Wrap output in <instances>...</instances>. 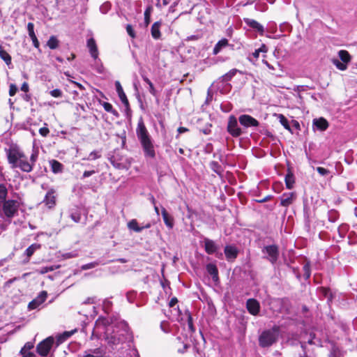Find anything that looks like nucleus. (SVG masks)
Returning <instances> with one entry per match:
<instances>
[{
    "mask_svg": "<svg viewBox=\"0 0 357 357\" xmlns=\"http://www.w3.org/2000/svg\"><path fill=\"white\" fill-rule=\"evenodd\" d=\"M55 267L54 266H45V267H41L38 271V272L40 274H45L46 273H48V272H50V271H53L54 270H55Z\"/></svg>",
    "mask_w": 357,
    "mask_h": 357,
    "instance_id": "37998d69",
    "label": "nucleus"
},
{
    "mask_svg": "<svg viewBox=\"0 0 357 357\" xmlns=\"http://www.w3.org/2000/svg\"><path fill=\"white\" fill-rule=\"evenodd\" d=\"M237 73L236 69H231L230 71H229L227 73H226L224 75V79L225 80H229L231 79Z\"/></svg>",
    "mask_w": 357,
    "mask_h": 357,
    "instance_id": "c03bdc74",
    "label": "nucleus"
},
{
    "mask_svg": "<svg viewBox=\"0 0 357 357\" xmlns=\"http://www.w3.org/2000/svg\"><path fill=\"white\" fill-rule=\"evenodd\" d=\"M303 268H304V271H305V275L306 278H310V272L309 266L306 264V265L304 266Z\"/></svg>",
    "mask_w": 357,
    "mask_h": 357,
    "instance_id": "052dcab7",
    "label": "nucleus"
},
{
    "mask_svg": "<svg viewBox=\"0 0 357 357\" xmlns=\"http://www.w3.org/2000/svg\"><path fill=\"white\" fill-rule=\"evenodd\" d=\"M206 271L210 274L214 281L218 280V271L216 266L213 264H208L206 266Z\"/></svg>",
    "mask_w": 357,
    "mask_h": 357,
    "instance_id": "b1692460",
    "label": "nucleus"
},
{
    "mask_svg": "<svg viewBox=\"0 0 357 357\" xmlns=\"http://www.w3.org/2000/svg\"><path fill=\"white\" fill-rule=\"evenodd\" d=\"M285 184L288 189H291L294 184V178L291 174H288L285 176Z\"/></svg>",
    "mask_w": 357,
    "mask_h": 357,
    "instance_id": "2f4dec72",
    "label": "nucleus"
},
{
    "mask_svg": "<svg viewBox=\"0 0 357 357\" xmlns=\"http://www.w3.org/2000/svg\"><path fill=\"white\" fill-rule=\"evenodd\" d=\"M227 131L233 137H237L242 134L241 128L238 125V121L234 116H230L228 120Z\"/></svg>",
    "mask_w": 357,
    "mask_h": 357,
    "instance_id": "6e6552de",
    "label": "nucleus"
},
{
    "mask_svg": "<svg viewBox=\"0 0 357 357\" xmlns=\"http://www.w3.org/2000/svg\"><path fill=\"white\" fill-rule=\"evenodd\" d=\"M204 248L205 251L209 255H212L216 252L218 249V246L215 244V243L213 241L208 238L204 240Z\"/></svg>",
    "mask_w": 357,
    "mask_h": 357,
    "instance_id": "dca6fc26",
    "label": "nucleus"
},
{
    "mask_svg": "<svg viewBox=\"0 0 357 357\" xmlns=\"http://www.w3.org/2000/svg\"><path fill=\"white\" fill-rule=\"evenodd\" d=\"M296 195L295 192L284 193L280 197V204L282 206L287 207L291 205L296 199Z\"/></svg>",
    "mask_w": 357,
    "mask_h": 357,
    "instance_id": "f8f14e48",
    "label": "nucleus"
},
{
    "mask_svg": "<svg viewBox=\"0 0 357 357\" xmlns=\"http://www.w3.org/2000/svg\"><path fill=\"white\" fill-rule=\"evenodd\" d=\"M127 299L130 303H132L135 297V292H128L126 295Z\"/></svg>",
    "mask_w": 357,
    "mask_h": 357,
    "instance_id": "864d4df0",
    "label": "nucleus"
},
{
    "mask_svg": "<svg viewBox=\"0 0 357 357\" xmlns=\"http://www.w3.org/2000/svg\"><path fill=\"white\" fill-rule=\"evenodd\" d=\"M93 334L103 336L108 344L117 345L124 340L123 334H116L114 329V321L110 317H99L95 324Z\"/></svg>",
    "mask_w": 357,
    "mask_h": 357,
    "instance_id": "f257e3e1",
    "label": "nucleus"
},
{
    "mask_svg": "<svg viewBox=\"0 0 357 357\" xmlns=\"http://www.w3.org/2000/svg\"><path fill=\"white\" fill-rule=\"evenodd\" d=\"M71 218L76 222H78L80 220V217L79 215H76L75 214H72Z\"/></svg>",
    "mask_w": 357,
    "mask_h": 357,
    "instance_id": "774afa93",
    "label": "nucleus"
},
{
    "mask_svg": "<svg viewBox=\"0 0 357 357\" xmlns=\"http://www.w3.org/2000/svg\"><path fill=\"white\" fill-rule=\"evenodd\" d=\"M73 333V332H65L63 334L59 335L57 337V342L58 344H61L65 340H66L68 337H70V335Z\"/></svg>",
    "mask_w": 357,
    "mask_h": 357,
    "instance_id": "f704fd0d",
    "label": "nucleus"
},
{
    "mask_svg": "<svg viewBox=\"0 0 357 357\" xmlns=\"http://www.w3.org/2000/svg\"><path fill=\"white\" fill-rule=\"evenodd\" d=\"M278 119H279L280 123L284 126V128L285 129H287L288 130H291L288 120L286 119V117L284 115L279 114Z\"/></svg>",
    "mask_w": 357,
    "mask_h": 357,
    "instance_id": "4c0bfd02",
    "label": "nucleus"
},
{
    "mask_svg": "<svg viewBox=\"0 0 357 357\" xmlns=\"http://www.w3.org/2000/svg\"><path fill=\"white\" fill-rule=\"evenodd\" d=\"M52 170L54 173H59L62 172L63 165L59 162L53 160L50 161Z\"/></svg>",
    "mask_w": 357,
    "mask_h": 357,
    "instance_id": "cd10ccee",
    "label": "nucleus"
},
{
    "mask_svg": "<svg viewBox=\"0 0 357 357\" xmlns=\"http://www.w3.org/2000/svg\"><path fill=\"white\" fill-rule=\"evenodd\" d=\"M248 24L253 29L257 30L260 33L264 32V27L261 24H260L259 22H257L255 20H251L248 22Z\"/></svg>",
    "mask_w": 357,
    "mask_h": 357,
    "instance_id": "7c9ffc66",
    "label": "nucleus"
},
{
    "mask_svg": "<svg viewBox=\"0 0 357 357\" xmlns=\"http://www.w3.org/2000/svg\"><path fill=\"white\" fill-rule=\"evenodd\" d=\"M54 342V340L52 337H47L37 345V353L43 357H47L53 346Z\"/></svg>",
    "mask_w": 357,
    "mask_h": 357,
    "instance_id": "0eeeda50",
    "label": "nucleus"
},
{
    "mask_svg": "<svg viewBox=\"0 0 357 357\" xmlns=\"http://www.w3.org/2000/svg\"><path fill=\"white\" fill-rule=\"evenodd\" d=\"M50 93L54 98H60L63 95V92L59 89H56L50 91Z\"/></svg>",
    "mask_w": 357,
    "mask_h": 357,
    "instance_id": "a18cd8bd",
    "label": "nucleus"
},
{
    "mask_svg": "<svg viewBox=\"0 0 357 357\" xmlns=\"http://www.w3.org/2000/svg\"><path fill=\"white\" fill-rule=\"evenodd\" d=\"M73 333V332H65L63 334L59 335L57 337V342L58 344H61L65 340H66L68 337H70V335Z\"/></svg>",
    "mask_w": 357,
    "mask_h": 357,
    "instance_id": "c9c22d12",
    "label": "nucleus"
},
{
    "mask_svg": "<svg viewBox=\"0 0 357 357\" xmlns=\"http://www.w3.org/2000/svg\"><path fill=\"white\" fill-rule=\"evenodd\" d=\"M161 213L165 225L169 229H172L174 227V218L167 213L165 208H162Z\"/></svg>",
    "mask_w": 357,
    "mask_h": 357,
    "instance_id": "f3484780",
    "label": "nucleus"
},
{
    "mask_svg": "<svg viewBox=\"0 0 357 357\" xmlns=\"http://www.w3.org/2000/svg\"><path fill=\"white\" fill-rule=\"evenodd\" d=\"M278 335V329L275 328L264 331L259 337V345L262 347L271 346L277 341Z\"/></svg>",
    "mask_w": 357,
    "mask_h": 357,
    "instance_id": "20e7f679",
    "label": "nucleus"
},
{
    "mask_svg": "<svg viewBox=\"0 0 357 357\" xmlns=\"http://www.w3.org/2000/svg\"><path fill=\"white\" fill-rule=\"evenodd\" d=\"M176 347L177 351L180 354H183L186 351L188 348L189 347V344L186 342L181 341V337L176 338Z\"/></svg>",
    "mask_w": 357,
    "mask_h": 357,
    "instance_id": "393cba45",
    "label": "nucleus"
},
{
    "mask_svg": "<svg viewBox=\"0 0 357 357\" xmlns=\"http://www.w3.org/2000/svg\"><path fill=\"white\" fill-rule=\"evenodd\" d=\"M49 129L47 128H41L39 130V132L42 136H46L49 133Z\"/></svg>",
    "mask_w": 357,
    "mask_h": 357,
    "instance_id": "13d9d810",
    "label": "nucleus"
},
{
    "mask_svg": "<svg viewBox=\"0 0 357 357\" xmlns=\"http://www.w3.org/2000/svg\"><path fill=\"white\" fill-rule=\"evenodd\" d=\"M178 303V300L176 298H172L169 301V305L170 307H174Z\"/></svg>",
    "mask_w": 357,
    "mask_h": 357,
    "instance_id": "69168bd1",
    "label": "nucleus"
},
{
    "mask_svg": "<svg viewBox=\"0 0 357 357\" xmlns=\"http://www.w3.org/2000/svg\"><path fill=\"white\" fill-rule=\"evenodd\" d=\"M37 158H38V154L36 152H33L30 157V161H29V162L31 164H32V167H33V165L36 162Z\"/></svg>",
    "mask_w": 357,
    "mask_h": 357,
    "instance_id": "5fc2aeb1",
    "label": "nucleus"
},
{
    "mask_svg": "<svg viewBox=\"0 0 357 357\" xmlns=\"http://www.w3.org/2000/svg\"><path fill=\"white\" fill-rule=\"evenodd\" d=\"M19 203L13 199H8L2 204L1 210L8 220H10L18 213Z\"/></svg>",
    "mask_w": 357,
    "mask_h": 357,
    "instance_id": "39448f33",
    "label": "nucleus"
},
{
    "mask_svg": "<svg viewBox=\"0 0 357 357\" xmlns=\"http://www.w3.org/2000/svg\"><path fill=\"white\" fill-rule=\"evenodd\" d=\"M143 79L144 81L147 84H149V92L153 94V95H155V88L153 86V83L150 81V79L146 77H143Z\"/></svg>",
    "mask_w": 357,
    "mask_h": 357,
    "instance_id": "79ce46f5",
    "label": "nucleus"
},
{
    "mask_svg": "<svg viewBox=\"0 0 357 357\" xmlns=\"http://www.w3.org/2000/svg\"><path fill=\"white\" fill-rule=\"evenodd\" d=\"M188 324L189 328L192 331H194V327H193V324H192V317H191L190 314H188Z\"/></svg>",
    "mask_w": 357,
    "mask_h": 357,
    "instance_id": "bf43d9fd",
    "label": "nucleus"
},
{
    "mask_svg": "<svg viewBox=\"0 0 357 357\" xmlns=\"http://www.w3.org/2000/svg\"><path fill=\"white\" fill-rule=\"evenodd\" d=\"M98 264H99V263L96 262V261L89 263V264L83 265L82 266V269L87 270V269H90V268H93L96 267V266H98Z\"/></svg>",
    "mask_w": 357,
    "mask_h": 357,
    "instance_id": "49530a36",
    "label": "nucleus"
},
{
    "mask_svg": "<svg viewBox=\"0 0 357 357\" xmlns=\"http://www.w3.org/2000/svg\"><path fill=\"white\" fill-rule=\"evenodd\" d=\"M268 51V48L265 45H262L259 49L256 50L253 53L252 56L257 59L259 56V53H266Z\"/></svg>",
    "mask_w": 357,
    "mask_h": 357,
    "instance_id": "58836bf2",
    "label": "nucleus"
},
{
    "mask_svg": "<svg viewBox=\"0 0 357 357\" xmlns=\"http://www.w3.org/2000/svg\"><path fill=\"white\" fill-rule=\"evenodd\" d=\"M86 46L89 49V54L93 59H97L99 52L95 40L91 38L87 40Z\"/></svg>",
    "mask_w": 357,
    "mask_h": 357,
    "instance_id": "ddd939ff",
    "label": "nucleus"
},
{
    "mask_svg": "<svg viewBox=\"0 0 357 357\" xmlns=\"http://www.w3.org/2000/svg\"><path fill=\"white\" fill-rule=\"evenodd\" d=\"M93 174H95V171L93 170H91V171H85L83 174V178H86V177H89L91 176V175H93Z\"/></svg>",
    "mask_w": 357,
    "mask_h": 357,
    "instance_id": "680f3d73",
    "label": "nucleus"
},
{
    "mask_svg": "<svg viewBox=\"0 0 357 357\" xmlns=\"http://www.w3.org/2000/svg\"><path fill=\"white\" fill-rule=\"evenodd\" d=\"M34 347V343L32 342H26L21 349L20 353L31 352L30 351Z\"/></svg>",
    "mask_w": 357,
    "mask_h": 357,
    "instance_id": "ea45409f",
    "label": "nucleus"
},
{
    "mask_svg": "<svg viewBox=\"0 0 357 357\" xmlns=\"http://www.w3.org/2000/svg\"><path fill=\"white\" fill-rule=\"evenodd\" d=\"M160 26L161 23L160 22H155L151 26V36L155 39H159L161 36L160 33Z\"/></svg>",
    "mask_w": 357,
    "mask_h": 357,
    "instance_id": "5701e85b",
    "label": "nucleus"
},
{
    "mask_svg": "<svg viewBox=\"0 0 357 357\" xmlns=\"http://www.w3.org/2000/svg\"><path fill=\"white\" fill-rule=\"evenodd\" d=\"M238 121L245 128L257 127L259 124L257 119L248 114L241 115L238 118Z\"/></svg>",
    "mask_w": 357,
    "mask_h": 357,
    "instance_id": "9d476101",
    "label": "nucleus"
},
{
    "mask_svg": "<svg viewBox=\"0 0 357 357\" xmlns=\"http://www.w3.org/2000/svg\"><path fill=\"white\" fill-rule=\"evenodd\" d=\"M110 8V4L109 3H105L100 7V10L102 13H107Z\"/></svg>",
    "mask_w": 357,
    "mask_h": 357,
    "instance_id": "8fccbe9b",
    "label": "nucleus"
},
{
    "mask_svg": "<svg viewBox=\"0 0 357 357\" xmlns=\"http://www.w3.org/2000/svg\"><path fill=\"white\" fill-rule=\"evenodd\" d=\"M21 90L24 92L29 91V85L26 82H24L21 86Z\"/></svg>",
    "mask_w": 357,
    "mask_h": 357,
    "instance_id": "0e129e2a",
    "label": "nucleus"
},
{
    "mask_svg": "<svg viewBox=\"0 0 357 357\" xmlns=\"http://www.w3.org/2000/svg\"><path fill=\"white\" fill-rule=\"evenodd\" d=\"M20 354L22 355V357H35V354L33 352H24Z\"/></svg>",
    "mask_w": 357,
    "mask_h": 357,
    "instance_id": "e2e57ef3",
    "label": "nucleus"
},
{
    "mask_svg": "<svg viewBox=\"0 0 357 357\" xmlns=\"http://www.w3.org/2000/svg\"><path fill=\"white\" fill-rule=\"evenodd\" d=\"M247 309L252 315H256L259 311V303L255 299H248L247 301Z\"/></svg>",
    "mask_w": 357,
    "mask_h": 357,
    "instance_id": "4468645a",
    "label": "nucleus"
},
{
    "mask_svg": "<svg viewBox=\"0 0 357 357\" xmlns=\"http://www.w3.org/2000/svg\"><path fill=\"white\" fill-rule=\"evenodd\" d=\"M59 41L55 36H51L47 41V46L52 49L54 50L58 47Z\"/></svg>",
    "mask_w": 357,
    "mask_h": 357,
    "instance_id": "473e14b6",
    "label": "nucleus"
},
{
    "mask_svg": "<svg viewBox=\"0 0 357 357\" xmlns=\"http://www.w3.org/2000/svg\"><path fill=\"white\" fill-rule=\"evenodd\" d=\"M317 171L321 176H326L330 173L329 170L321 167H317Z\"/></svg>",
    "mask_w": 357,
    "mask_h": 357,
    "instance_id": "de8ad7c7",
    "label": "nucleus"
},
{
    "mask_svg": "<svg viewBox=\"0 0 357 357\" xmlns=\"http://www.w3.org/2000/svg\"><path fill=\"white\" fill-rule=\"evenodd\" d=\"M17 91V87L14 84L10 86L9 94L10 96H13Z\"/></svg>",
    "mask_w": 357,
    "mask_h": 357,
    "instance_id": "6e6d98bb",
    "label": "nucleus"
},
{
    "mask_svg": "<svg viewBox=\"0 0 357 357\" xmlns=\"http://www.w3.org/2000/svg\"><path fill=\"white\" fill-rule=\"evenodd\" d=\"M73 333V332H65L63 334L59 335L57 337V342L58 344H61L65 340H66L68 337H70V335Z\"/></svg>",
    "mask_w": 357,
    "mask_h": 357,
    "instance_id": "72a5a7b5",
    "label": "nucleus"
},
{
    "mask_svg": "<svg viewBox=\"0 0 357 357\" xmlns=\"http://www.w3.org/2000/svg\"><path fill=\"white\" fill-rule=\"evenodd\" d=\"M8 160L12 168H19L22 172H31L32 164L29 162L24 153L20 149L13 147L7 153Z\"/></svg>",
    "mask_w": 357,
    "mask_h": 357,
    "instance_id": "7ed1b4c3",
    "label": "nucleus"
},
{
    "mask_svg": "<svg viewBox=\"0 0 357 357\" xmlns=\"http://www.w3.org/2000/svg\"><path fill=\"white\" fill-rule=\"evenodd\" d=\"M27 29H28V32H29V36L33 42V46L36 48H38L39 47V42H38L37 37L34 32L33 24L31 22L28 23Z\"/></svg>",
    "mask_w": 357,
    "mask_h": 357,
    "instance_id": "6ab92c4d",
    "label": "nucleus"
},
{
    "mask_svg": "<svg viewBox=\"0 0 357 357\" xmlns=\"http://www.w3.org/2000/svg\"><path fill=\"white\" fill-rule=\"evenodd\" d=\"M40 248V245L37 243H33L26 250L25 255L28 257V258L31 257L33 254L38 250Z\"/></svg>",
    "mask_w": 357,
    "mask_h": 357,
    "instance_id": "a878e982",
    "label": "nucleus"
},
{
    "mask_svg": "<svg viewBox=\"0 0 357 357\" xmlns=\"http://www.w3.org/2000/svg\"><path fill=\"white\" fill-rule=\"evenodd\" d=\"M187 131H188V128H184V127H179V128H178V134H181V133L185 132H187Z\"/></svg>",
    "mask_w": 357,
    "mask_h": 357,
    "instance_id": "338daca9",
    "label": "nucleus"
},
{
    "mask_svg": "<svg viewBox=\"0 0 357 357\" xmlns=\"http://www.w3.org/2000/svg\"><path fill=\"white\" fill-rule=\"evenodd\" d=\"M313 124L320 130H325L328 127V121L324 118H319L313 121Z\"/></svg>",
    "mask_w": 357,
    "mask_h": 357,
    "instance_id": "4be33fe9",
    "label": "nucleus"
},
{
    "mask_svg": "<svg viewBox=\"0 0 357 357\" xmlns=\"http://www.w3.org/2000/svg\"><path fill=\"white\" fill-rule=\"evenodd\" d=\"M8 195V190L5 185L0 184V204L6 202Z\"/></svg>",
    "mask_w": 357,
    "mask_h": 357,
    "instance_id": "c756f323",
    "label": "nucleus"
},
{
    "mask_svg": "<svg viewBox=\"0 0 357 357\" xmlns=\"http://www.w3.org/2000/svg\"><path fill=\"white\" fill-rule=\"evenodd\" d=\"M225 255L226 257V259L228 261H233L234 260L238 255V250L236 247L232 245H227L225 248Z\"/></svg>",
    "mask_w": 357,
    "mask_h": 357,
    "instance_id": "2eb2a0df",
    "label": "nucleus"
},
{
    "mask_svg": "<svg viewBox=\"0 0 357 357\" xmlns=\"http://www.w3.org/2000/svg\"><path fill=\"white\" fill-rule=\"evenodd\" d=\"M126 31H127V33H128V35L132 37V38H135V31L132 29V26L130 24H128L127 26H126Z\"/></svg>",
    "mask_w": 357,
    "mask_h": 357,
    "instance_id": "3c124183",
    "label": "nucleus"
},
{
    "mask_svg": "<svg viewBox=\"0 0 357 357\" xmlns=\"http://www.w3.org/2000/svg\"><path fill=\"white\" fill-rule=\"evenodd\" d=\"M115 86L117 93L123 92V88L121 85V83L119 81L115 82Z\"/></svg>",
    "mask_w": 357,
    "mask_h": 357,
    "instance_id": "4d7b16f0",
    "label": "nucleus"
},
{
    "mask_svg": "<svg viewBox=\"0 0 357 357\" xmlns=\"http://www.w3.org/2000/svg\"><path fill=\"white\" fill-rule=\"evenodd\" d=\"M103 108L105 109V111L108 112H110L113 114H117V112L115 109H113V107L112 105L109 103V102H104L102 104Z\"/></svg>",
    "mask_w": 357,
    "mask_h": 357,
    "instance_id": "a19ab883",
    "label": "nucleus"
},
{
    "mask_svg": "<svg viewBox=\"0 0 357 357\" xmlns=\"http://www.w3.org/2000/svg\"><path fill=\"white\" fill-rule=\"evenodd\" d=\"M338 56L341 61L337 59H333V64L340 70H346L348 64L351 60V55L347 50H342L338 52Z\"/></svg>",
    "mask_w": 357,
    "mask_h": 357,
    "instance_id": "423d86ee",
    "label": "nucleus"
},
{
    "mask_svg": "<svg viewBox=\"0 0 357 357\" xmlns=\"http://www.w3.org/2000/svg\"><path fill=\"white\" fill-rule=\"evenodd\" d=\"M151 227V225L149 223L146 224L145 226H142V227H139L138 225V223L137 222L136 220L133 219V220H131L130 222H128V227L129 229L130 230H132L135 232H140L142 231L144 229H148Z\"/></svg>",
    "mask_w": 357,
    "mask_h": 357,
    "instance_id": "a211bd4d",
    "label": "nucleus"
},
{
    "mask_svg": "<svg viewBox=\"0 0 357 357\" xmlns=\"http://www.w3.org/2000/svg\"><path fill=\"white\" fill-rule=\"evenodd\" d=\"M0 57L6 62L7 65L11 63V56L10 54L0 46Z\"/></svg>",
    "mask_w": 357,
    "mask_h": 357,
    "instance_id": "c85d7f7f",
    "label": "nucleus"
},
{
    "mask_svg": "<svg viewBox=\"0 0 357 357\" xmlns=\"http://www.w3.org/2000/svg\"><path fill=\"white\" fill-rule=\"evenodd\" d=\"M44 202L45 205L50 208L54 206L56 204V197L53 191H49L47 193L44 199Z\"/></svg>",
    "mask_w": 357,
    "mask_h": 357,
    "instance_id": "aec40b11",
    "label": "nucleus"
},
{
    "mask_svg": "<svg viewBox=\"0 0 357 357\" xmlns=\"http://www.w3.org/2000/svg\"><path fill=\"white\" fill-rule=\"evenodd\" d=\"M118 96L120 98V100H121V102L126 105H128V100L127 99V97L126 96V93L123 92H121V93H118Z\"/></svg>",
    "mask_w": 357,
    "mask_h": 357,
    "instance_id": "09e8293b",
    "label": "nucleus"
},
{
    "mask_svg": "<svg viewBox=\"0 0 357 357\" xmlns=\"http://www.w3.org/2000/svg\"><path fill=\"white\" fill-rule=\"evenodd\" d=\"M112 305V303L111 301H109V300H105L104 302H103V309L105 312H108V310H109V307H111Z\"/></svg>",
    "mask_w": 357,
    "mask_h": 357,
    "instance_id": "603ef678",
    "label": "nucleus"
},
{
    "mask_svg": "<svg viewBox=\"0 0 357 357\" xmlns=\"http://www.w3.org/2000/svg\"><path fill=\"white\" fill-rule=\"evenodd\" d=\"M136 134L142 146L145 157L154 158L155 156L154 145L142 118L138 121Z\"/></svg>",
    "mask_w": 357,
    "mask_h": 357,
    "instance_id": "f03ea898",
    "label": "nucleus"
},
{
    "mask_svg": "<svg viewBox=\"0 0 357 357\" xmlns=\"http://www.w3.org/2000/svg\"><path fill=\"white\" fill-rule=\"evenodd\" d=\"M229 45L228 40L226 38H222L219 40L215 45L213 50V54L216 55L218 54L223 48L226 47Z\"/></svg>",
    "mask_w": 357,
    "mask_h": 357,
    "instance_id": "412c9836",
    "label": "nucleus"
},
{
    "mask_svg": "<svg viewBox=\"0 0 357 357\" xmlns=\"http://www.w3.org/2000/svg\"><path fill=\"white\" fill-rule=\"evenodd\" d=\"M263 252L268 255L267 258L272 264L275 263L278 260L279 251L276 245H273L264 247Z\"/></svg>",
    "mask_w": 357,
    "mask_h": 357,
    "instance_id": "1a4fd4ad",
    "label": "nucleus"
},
{
    "mask_svg": "<svg viewBox=\"0 0 357 357\" xmlns=\"http://www.w3.org/2000/svg\"><path fill=\"white\" fill-rule=\"evenodd\" d=\"M47 296V294L45 291H41L36 298L29 303L28 307L30 310L36 309L45 301Z\"/></svg>",
    "mask_w": 357,
    "mask_h": 357,
    "instance_id": "9b49d317",
    "label": "nucleus"
},
{
    "mask_svg": "<svg viewBox=\"0 0 357 357\" xmlns=\"http://www.w3.org/2000/svg\"><path fill=\"white\" fill-rule=\"evenodd\" d=\"M101 157V153L98 151H93L91 152L89 155V156L86 158H84V160H94L96 159H98Z\"/></svg>",
    "mask_w": 357,
    "mask_h": 357,
    "instance_id": "e433bc0d",
    "label": "nucleus"
},
{
    "mask_svg": "<svg viewBox=\"0 0 357 357\" xmlns=\"http://www.w3.org/2000/svg\"><path fill=\"white\" fill-rule=\"evenodd\" d=\"M94 62H93V66H94V68L96 70V71L98 73H103L105 72V68H104V66L102 65V63L101 61V60L98 58V56L97 57V59H93Z\"/></svg>",
    "mask_w": 357,
    "mask_h": 357,
    "instance_id": "bb28decb",
    "label": "nucleus"
}]
</instances>
